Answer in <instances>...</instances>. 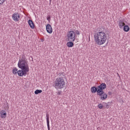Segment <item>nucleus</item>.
<instances>
[{
  "label": "nucleus",
  "mask_w": 130,
  "mask_h": 130,
  "mask_svg": "<svg viewBox=\"0 0 130 130\" xmlns=\"http://www.w3.org/2000/svg\"><path fill=\"white\" fill-rule=\"evenodd\" d=\"M107 85H106V83H102L97 87L95 86L91 87V93H96V94L100 97L101 100L103 101L104 100H106L108 97L107 93H106L104 92V90H105V88H107Z\"/></svg>",
  "instance_id": "obj_1"
},
{
  "label": "nucleus",
  "mask_w": 130,
  "mask_h": 130,
  "mask_svg": "<svg viewBox=\"0 0 130 130\" xmlns=\"http://www.w3.org/2000/svg\"><path fill=\"white\" fill-rule=\"evenodd\" d=\"M18 67L21 70H19V73L20 76L21 75H27V73L29 72V66H28V61L26 58V56L24 54L22 55L21 58L19 59L18 63Z\"/></svg>",
  "instance_id": "obj_2"
},
{
  "label": "nucleus",
  "mask_w": 130,
  "mask_h": 130,
  "mask_svg": "<svg viewBox=\"0 0 130 130\" xmlns=\"http://www.w3.org/2000/svg\"><path fill=\"white\" fill-rule=\"evenodd\" d=\"M94 42L98 45H102L106 42L107 40V36L103 31H98L94 35Z\"/></svg>",
  "instance_id": "obj_3"
},
{
  "label": "nucleus",
  "mask_w": 130,
  "mask_h": 130,
  "mask_svg": "<svg viewBox=\"0 0 130 130\" xmlns=\"http://www.w3.org/2000/svg\"><path fill=\"white\" fill-rule=\"evenodd\" d=\"M65 86L66 81H64V79L61 77L56 78L54 84V87H55V89H57V90L58 89H62L64 88Z\"/></svg>",
  "instance_id": "obj_4"
},
{
  "label": "nucleus",
  "mask_w": 130,
  "mask_h": 130,
  "mask_svg": "<svg viewBox=\"0 0 130 130\" xmlns=\"http://www.w3.org/2000/svg\"><path fill=\"white\" fill-rule=\"evenodd\" d=\"M67 36L69 41H75L76 40V32L74 30L68 31Z\"/></svg>",
  "instance_id": "obj_5"
},
{
  "label": "nucleus",
  "mask_w": 130,
  "mask_h": 130,
  "mask_svg": "<svg viewBox=\"0 0 130 130\" xmlns=\"http://www.w3.org/2000/svg\"><path fill=\"white\" fill-rule=\"evenodd\" d=\"M12 18L15 22H18L20 20V14L19 13H14L12 15Z\"/></svg>",
  "instance_id": "obj_6"
},
{
  "label": "nucleus",
  "mask_w": 130,
  "mask_h": 130,
  "mask_svg": "<svg viewBox=\"0 0 130 130\" xmlns=\"http://www.w3.org/2000/svg\"><path fill=\"white\" fill-rule=\"evenodd\" d=\"M12 73L14 75H17V74L19 77H23V76H26L25 75L23 74L20 75V74H21V72H19V70L18 71L17 68H15L13 69Z\"/></svg>",
  "instance_id": "obj_7"
},
{
  "label": "nucleus",
  "mask_w": 130,
  "mask_h": 130,
  "mask_svg": "<svg viewBox=\"0 0 130 130\" xmlns=\"http://www.w3.org/2000/svg\"><path fill=\"white\" fill-rule=\"evenodd\" d=\"M46 30L48 33L51 34L52 33V27L49 24H48L46 26Z\"/></svg>",
  "instance_id": "obj_8"
},
{
  "label": "nucleus",
  "mask_w": 130,
  "mask_h": 130,
  "mask_svg": "<svg viewBox=\"0 0 130 130\" xmlns=\"http://www.w3.org/2000/svg\"><path fill=\"white\" fill-rule=\"evenodd\" d=\"M119 27L120 29H121L124 27V26H125V23H124V20H119V24H118Z\"/></svg>",
  "instance_id": "obj_9"
},
{
  "label": "nucleus",
  "mask_w": 130,
  "mask_h": 130,
  "mask_svg": "<svg viewBox=\"0 0 130 130\" xmlns=\"http://www.w3.org/2000/svg\"><path fill=\"white\" fill-rule=\"evenodd\" d=\"M0 114L1 115V118H6L7 117V112L4 110L1 111Z\"/></svg>",
  "instance_id": "obj_10"
},
{
  "label": "nucleus",
  "mask_w": 130,
  "mask_h": 130,
  "mask_svg": "<svg viewBox=\"0 0 130 130\" xmlns=\"http://www.w3.org/2000/svg\"><path fill=\"white\" fill-rule=\"evenodd\" d=\"M46 117L48 129L50 130V126H49V114L48 113L46 114Z\"/></svg>",
  "instance_id": "obj_11"
},
{
  "label": "nucleus",
  "mask_w": 130,
  "mask_h": 130,
  "mask_svg": "<svg viewBox=\"0 0 130 130\" xmlns=\"http://www.w3.org/2000/svg\"><path fill=\"white\" fill-rule=\"evenodd\" d=\"M28 25H29L30 28L31 29H34L35 28V25L34 24V22H33V21L32 20H29L28 21Z\"/></svg>",
  "instance_id": "obj_12"
},
{
  "label": "nucleus",
  "mask_w": 130,
  "mask_h": 130,
  "mask_svg": "<svg viewBox=\"0 0 130 130\" xmlns=\"http://www.w3.org/2000/svg\"><path fill=\"white\" fill-rule=\"evenodd\" d=\"M74 41H70L67 43L68 47H73L74 46Z\"/></svg>",
  "instance_id": "obj_13"
},
{
  "label": "nucleus",
  "mask_w": 130,
  "mask_h": 130,
  "mask_svg": "<svg viewBox=\"0 0 130 130\" xmlns=\"http://www.w3.org/2000/svg\"><path fill=\"white\" fill-rule=\"evenodd\" d=\"M129 30V26L127 25H125L123 27V30L125 32H128V30Z\"/></svg>",
  "instance_id": "obj_14"
},
{
  "label": "nucleus",
  "mask_w": 130,
  "mask_h": 130,
  "mask_svg": "<svg viewBox=\"0 0 130 130\" xmlns=\"http://www.w3.org/2000/svg\"><path fill=\"white\" fill-rule=\"evenodd\" d=\"M40 93H42V90L40 89H37L35 91V94H36V95H38V94H40Z\"/></svg>",
  "instance_id": "obj_15"
},
{
  "label": "nucleus",
  "mask_w": 130,
  "mask_h": 130,
  "mask_svg": "<svg viewBox=\"0 0 130 130\" xmlns=\"http://www.w3.org/2000/svg\"><path fill=\"white\" fill-rule=\"evenodd\" d=\"M98 107L100 109H102V108H103V105L102 104H100L98 105Z\"/></svg>",
  "instance_id": "obj_16"
},
{
  "label": "nucleus",
  "mask_w": 130,
  "mask_h": 130,
  "mask_svg": "<svg viewBox=\"0 0 130 130\" xmlns=\"http://www.w3.org/2000/svg\"><path fill=\"white\" fill-rule=\"evenodd\" d=\"M64 73L62 72L61 73H59V77H64Z\"/></svg>",
  "instance_id": "obj_17"
},
{
  "label": "nucleus",
  "mask_w": 130,
  "mask_h": 130,
  "mask_svg": "<svg viewBox=\"0 0 130 130\" xmlns=\"http://www.w3.org/2000/svg\"><path fill=\"white\" fill-rule=\"evenodd\" d=\"M5 2L6 0H0V5H3V4H4V3H5Z\"/></svg>",
  "instance_id": "obj_18"
},
{
  "label": "nucleus",
  "mask_w": 130,
  "mask_h": 130,
  "mask_svg": "<svg viewBox=\"0 0 130 130\" xmlns=\"http://www.w3.org/2000/svg\"><path fill=\"white\" fill-rule=\"evenodd\" d=\"M75 35L77 34V35H80V31L78 30H75Z\"/></svg>",
  "instance_id": "obj_19"
},
{
  "label": "nucleus",
  "mask_w": 130,
  "mask_h": 130,
  "mask_svg": "<svg viewBox=\"0 0 130 130\" xmlns=\"http://www.w3.org/2000/svg\"><path fill=\"white\" fill-rule=\"evenodd\" d=\"M47 20L48 21H49H49H50V15H48V16L47 17Z\"/></svg>",
  "instance_id": "obj_20"
},
{
  "label": "nucleus",
  "mask_w": 130,
  "mask_h": 130,
  "mask_svg": "<svg viewBox=\"0 0 130 130\" xmlns=\"http://www.w3.org/2000/svg\"><path fill=\"white\" fill-rule=\"evenodd\" d=\"M109 104H107L106 105V108H107V109H108V108H109Z\"/></svg>",
  "instance_id": "obj_21"
},
{
  "label": "nucleus",
  "mask_w": 130,
  "mask_h": 130,
  "mask_svg": "<svg viewBox=\"0 0 130 130\" xmlns=\"http://www.w3.org/2000/svg\"><path fill=\"white\" fill-rule=\"evenodd\" d=\"M58 95H60V94H61V91H59V92H58Z\"/></svg>",
  "instance_id": "obj_22"
},
{
  "label": "nucleus",
  "mask_w": 130,
  "mask_h": 130,
  "mask_svg": "<svg viewBox=\"0 0 130 130\" xmlns=\"http://www.w3.org/2000/svg\"><path fill=\"white\" fill-rule=\"evenodd\" d=\"M109 95H111V91L109 92Z\"/></svg>",
  "instance_id": "obj_23"
},
{
  "label": "nucleus",
  "mask_w": 130,
  "mask_h": 130,
  "mask_svg": "<svg viewBox=\"0 0 130 130\" xmlns=\"http://www.w3.org/2000/svg\"><path fill=\"white\" fill-rule=\"evenodd\" d=\"M51 1H52V0H49L50 4H51Z\"/></svg>",
  "instance_id": "obj_24"
}]
</instances>
